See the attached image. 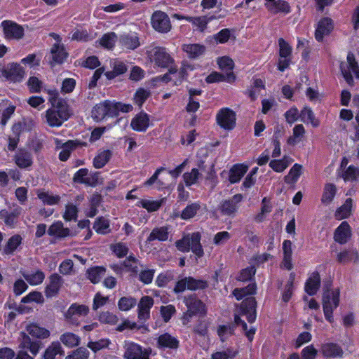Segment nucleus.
<instances>
[{
  "label": "nucleus",
  "instance_id": "nucleus-42",
  "mask_svg": "<svg viewBox=\"0 0 359 359\" xmlns=\"http://www.w3.org/2000/svg\"><path fill=\"white\" fill-rule=\"evenodd\" d=\"M352 205V199L347 198L344 203L336 210L334 214L336 219L341 220L348 217L351 214Z\"/></svg>",
  "mask_w": 359,
  "mask_h": 359
},
{
  "label": "nucleus",
  "instance_id": "nucleus-62",
  "mask_svg": "<svg viewBox=\"0 0 359 359\" xmlns=\"http://www.w3.org/2000/svg\"><path fill=\"white\" fill-rule=\"evenodd\" d=\"M112 116H117L119 112H129L132 111L133 106L130 104L110 102Z\"/></svg>",
  "mask_w": 359,
  "mask_h": 359
},
{
  "label": "nucleus",
  "instance_id": "nucleus-12",
  "mask_svg": "<svg viewBox=\"0 0 359 359\" xmlns=\"http://www.w3.org/2000/svg\"><path fill=\"white\" fill-rule=\"evenodd\" d=\"M334 29V22L330 18H321L316 25L315 38L318 42L323 41L324 37L328 36Z\"/></svg>",
  "mask_w": 359,
  "mask_h": 359
},
{
  "label": "nucleus",
  "instance_id": "nucleus-18",
  "mask_svg": "<svg viewBox=\"0 0 359 359\" xmlns=\"http://www.w3.org/2000/svg\"><path fill=\"white\" fill-rule=\"evenodd\" d=\"M55 40L56 43L53 46L50 50L53 62L55 63H62L67 56L63 45L60 43V36L53 33L50 34Z\"/></svg>",
  "mask_w": 359,
  "mask_h": 359
},
{
  "label": "nucleus",
  "instance_id": "nucleus-38",
  "mask_svg": "<svg viewBox=\"0 0 359 359\" xmlns=\"http://www.w3.org/2000/svg\"><path fill=\"white\" fill-rule=\"evenodd\" d=\"M205 46L198 43L184 44L182 50L190 58H197L202 55L205 51Z\"/></svg>",
  "mask_w": 359,
  "mask_h": 359
},
{
  "label": "nucleus",
  "instance_id": "nucleus-34",
  "mask_svg": "<svg viewBox=\"0 0 359 359\" xmlns=\"http://www.w3.org/2000/svg\"><path fill=\"white\" fill-rule=\"evenodd\" d=\"M249 167L245 164H236L229 170V180L231 184L238 182L247 172Z\"/></svg>",
  "mask_w": 359,
  "mask_h": 359
},
{
  "label": "nucleus",
  "instance_id": "nucleus-40",
  "mask_svg": "<svg viewBox=\"0 0 359 359\" xmlns=\"http://www.w3.org/2000/svg\"><path fill=\"white\" fill-rule=\"evenodd\" d=\"M292 162V158L288 156H284L283 158L272 160L269 162V166L277 172H283Z\"/></svg>",
  "mask_w": 359,
  "mask_h": 359
},
{
  "label": "nucleus",
  "instance_id": "nucleus-16",
  "mask_svg": "<svg viewBox=\"0 0 359 359\" xmlns=\"http://www.w3.org/2000/svg\"><path fill=\"white\" fill-rule=\"evenodd\" d=\"M118 44L123 50H135L140 46L137 34L135 32L123 33L118 38Z\"/></svg>",
  "mask_w": 359,
  "mask_h": 359
},
{
  "label": "nucleus",
  "instance_id": "nucleus-13",
  "mask_svg": "<svg viewBox=\"0 0 359 359\" xmlns=\"http://www.w3.org/2000/svg\"><path fill=\"white\" fill-rule=\"evenodd\" d=\"M1 26L5 38L7 39L18 40L23 36L24 30L22 27L13 21L4 20L1 22Z\"/></svg>",
  "mask_w": 359,
  "mask_h": 359
},
{
  "label": "nucleus",
  "instance_id": "nucleus-49",
  "mask_svg": "<svg viewBox=\"0 0 359 359\" xmlns=\"http://www.w3.org/2000/svg\"><path fill=\"white\" fill-rule=\"evenodd\" d=\"M215 18H216L214 16L208 18L205 16H201L196 18H187V21L191 22L201 32H203L205 29L208 23Z\"/></svg>",
  "mask_w": 359,
  "mask_h": 359
},
{
  "label": "nucleus",
  "instance_id": "nucleus-23",
  "mask_svg": "<svg viewBox=\"0 0 359 359\" xmlns=\"http://www.w3.org/2000/svg\"><path fill=\"white\" fill-rule=\"evenodd\" d=\"M351 236L350 225L347 222H342L335 229L334 233V240L335 242L344 244L347 243Z\"/></svg>",
  "mask_w": 359,
  "mask_h": 359
},
{
  "label": "nucleus",
  "instance_id": "nucleus-55",
  "mask_svg": "<svg viewBox=\"0 0 359 359\" xmlns=\"http://www.w3.org/2000/svg\"><path fill=\"white\" fill-rule=\"evenodd\" d=\"M21 302L24 304L36 303L41 304L44 302V298L41 292L33 291L22 297Z\"/></svg>",
  "mask_w": 359,
  "mask_h": 359
},
{
  "label": "nucleus",
  "instance_id": "nucleus-1",
  "mask_svg": "<svg viewBox=\"0 0 359 359\" xmlns=\"http://www.w3.org/2000/svg\"><path fill=\"white\" fill-rule=\"evenodd\" d=\"M69 116L68 107L65 102H57L56 105H52L46 112V122L51 127L60 126Z\"/></svg>",
  "mask_w": 359,
  "mask_h": 359
},
{
  "label": "nucleus",
  "instance_id": "nucleus-15",
  "mask_svg": "<svg viewBox=\"0 0 359 359\" xmlns=\"http://www.w3.org/2000/svg\"><path fill=\"white\" fill-rule=\"evenodd\" d=\"M206 286V283L203 280H198L193 278H184L179 280L175 287L176 292H182L185 290H195L202 289Z\"/></svg>",
  "mask_w": 359,
  "mask_h": 359
},
{
  "label": "nucleus",
  "instance_id": "nucleus-43",
  "mask_svg": "<svg viewBox=\"0 0 359 359\" xmlns=\"http://www.w3.org/2000/svg\"><path fill=\"white\" fill-rule=\"evenodd\" d=\"M236 79V76L233 73L228 74L226 76L223 74L214 72L206 77V82L209 83L215 82H220L226 81L229 83H233Z\"/></svg>",
  "mask_w": 359,
  "mask_h": 359
},
{
  "label": "nucleus",
  "instance_id": "nucleus-26",
  "mask_svg": "<svg viewBox=\"0 0 359 359\" xmlns=\"http://www.w3.org/2000/svg\"><path fill=\"white\" fill-rule=\"evenodd\" d=\"M62 284V278L57 273L49 277V283L46 287L45 294L47 297H55L59 292Z\"/></svg>",
  "mask_w": 359,
  "mask_h": 359
},
{
  "label": "nucleus",
  "instance_id": "nucleus-54",
  "mask_svg": "<svg viewBox=\"0 0 359 359\" xmlns=\"http://www.w3.org/2000/svg\"><path fill=\"white\" fill-rule=\"evenodd\" d=\"M60 339L67 347L76 346L80 343V338L72 332L64 333L60 336Z\"/></svg>",
  "mask_w": 359,
  "mask_h": 359
},
{
  "label": "nucleus",
  "instance_id": "nucleus-45",
  "mask_svg": "<svg viewBox=\"0 0 359 359\" xmlns=\"http://www.w3.org/2000/svg\"><path fill=\"white\" fill-rule=\"evenodd\" d=\"M168 229L165 226L156 228L152 230L150 235L149 236L147 241H152L154 240H158L160 241H165L168 238Z\"/></svg>",
  "mask_w": 359,
  "mask_h": 359
},
{
  "label": "nucleus",
  "instance_id": "nucleus-46",
  "mask_svg": "<svg viewBox=\"0 0 359 359\" xmlns=\"http://www.w3.org/2000/svg\"><path fill=\"white\" fill-rule=\"evenodd\" d=\"M336 191L335 185L330 183L326 184L323 189L321 202L325 205H329L334 198Z\"/></svg>",
  "mask_w": 359,
  "mask_h": 359
},
{
  "label": "nucleus",
  "instance_id": "nucleus-11",
  "mask_svg": "<svg viewBox=\"0 0 359 359\" xmlns=\"http://www.w3.org/2000/svg\"><path fill=\"white\" fill-rule=\"evenodd\" d=\"M151 25L153 28L162 33H166L171 29L170 19L166 13L162 11H156L151 17Z\"/></svg>",
  "mask_w": 359,
  "mask_h": 359
},
{
  "label": "nucleus",
  "instance_id": "nucleus-33",
  "mask_svg": "<svg viewBox=\"0 0 359 359\" xmlns=\"http://www.w3.org/2000/svg\"><path fill=\"white\" fill-rule=\"evenodd\" d=\"M26 330L28 334L32 337L39 339H48L50 335V332L48 330L39 326L36 323L28 325Z\"/></svg>",
  "mask_w": 359,
  "mask_h": 359
},
{
  "label": "nucleus",
  "instance_id": "nucleus-20",
  "mask_svg": "<svg viewBox=\"0 0 359 359\" xmlns=\"http://www.w3.org/2000/svg\"><path fill=\"white\" fill-rule=\"evenodd\" d=\"M154 305V300L149 296H144L140 299L137 304L138 318L142 321H146L150 318V310Z\"/></svg>",
  "mask_w": 359,
  "mask_h": 359
},
{
  "label": "nucleus",
  "instance_id": "nucleus-31",
  "mask_svg": "<svg viewBox=\"0 0 359 359\" xmlns=\"http://www.w3.org/2000/svg\"><path fill=\"white\" fill-rule=\"evenodd\" d=\"M320 285V278L318 272H312L306 283H305V291L309 295L315 294L318 290Z\"/></svg>",
  "mask_w": 359,
  "mask_h": 359
},
{
  "label": "nucleus",
  "instance_id": "nucleus-47",
  "mask_svg": "<svg viewBox=\"0 0 359 359\" xmlns=\"http://www.w3.org/2000/svg\"><path fill=\"white\" fill-rule=\"evenodd\" d=\"M117 41H118V39L114 32H108L102 36L99 41V43L104 48L109 50L114 46Z\"/></svg>",
  "mask_w": 359,
  "mask_h": 359
},
{
  "label": "nucleus",
  "instance_id": "nucleus-21",
  "mask_svg": "<svg viewBox=\"0 0 359 359\" xmlns=\"http://www.w3.org/2000/svg\"><path fill=\"white\" fill-rule=\"evenodd\" d=\"M106 116H112L109 101H104L96 104L92 110V118L95 121H101Z\"/></svg>",
  "mask_w": 359,
  "mask_h": 359
},
{
  "label": "nucleus",
  "instance_id": "nucleus-63",
  "mask_svg": "<svg viewBox=\"0 0 359 359\" xmlns=\"http://www.w3.org/2000/svg\"><path fill=\"white\" fill-rule=\"evenodd\" d=\"M217 43H224L232 39H235V36L231 31L229 29H223L213 36Z\"/></svg>",
  "mask_w": 359,
  "mask_h": 359
},
{
  "label": "nucleus",
  "instance_id": "nucleus-4",
  "mask_svg": "<svg viewBox=\"0 0 359 359\" xmlns=\"http://www.w3.org/2000/svg\"><path fill=\"white\" fill-rule=\"evenodd\" d=\"M148 58L154 67L167 68L172 62V59L165 48L156 46L147 51Z\"/></svg>",
  "mask_w": 359,
  "mask_h": 359
},
{
  "label": "nucleus",
  "instance_id": "nucleus-28",
  "mask_svg": "<svg viewBox=\"0 0 359 359\" xmlns=\"http://www.w3.org/2000/svg\"><path fill=\"white\" fill-rule=\"evenodd\" d=\"M320 353L325 358H340L343 355V350L338 344L329 342L322 344Z\"/></svg>",
  "mask_w": 359,
  "mask_h": 359
},
{
  "label": "nucleus",
  "instance_id": "nucleus-53",
  "mask_svg": "<svg viewBox=\"0 0 359 359\" xmlns=\"http://www.w3.org/2000/svg\"><path fill=\"white\" fill-rule=\"evenodd\" d=\"M345 182H355L359 179V168L354 165H349L341 174Z\"/></svg>",
  "mask_w": 359,
  "mask_h": 359
},
{
  "label": "nucleus",
  "instance_id": "nucleus-57",
  "mask_svg": "<svg viewBox=\"0 0 359 359\" xmlns=\"http://www.w3.org/2000/svg\"><path fill=\"white\" fill-rule=\"evenodd\" d=\"M201 175L197 168H193L190 172H187L183 175L184 182L186 186H191L198 182Z\"/></svg>",
  "mask_w": 359,
  "mask_h": 359
},
{
  "label": "nucleus",
  "instance_id": "nucleus-56",
  "mask_svg": "<svg viewBox=\"0 0 359 359\" xmlns=\"http://www.w3.org/2000/svg\"><path fill=\"white\" fill-rule=\"evenodd\" d=\"M104 272L105 269L103 267H93L88 269L87 271L88 278L93 283H97L100 280L101 278L104 276Z\"/></svg>",
  "mask_w": 359,
  "mask_h": 359
},
{
  "label": "nucleus",
  "instance_id": "nucleus-19",
  "mask_svg": "<svg viewBox=\"0 0 359 359\" xmlns=\"http://www.w3.org/2000/svg\"><path fill=\"white\" fill-rule=\"evenodd\" d=\"M149 116L147 113L141 111L132 118L130 127L137 132H144L149 127Z\"/></svg>",
  "mask_w": 359,
  "mask_h": 359
},
{
  "label": "nucleus",
  "instance_id": "nucleus-29",
  "mask_svg": "<svg viewBox=\"0 0 359 359\" xmlns=\"http://www.w3.org/2000/svg\"><path fill=\"white\" fill-rule=\"evenodd\" d=\"M264 5L268 11L273 14L279 13L288 14L291 11L290 4L283 0H274L271 3H266Z\"/></svg>",
  "mask_w": 359,
  "mask_h": 359
},
{
  "label": "nucleus",
  "instance_id": "nucleus-59",
  "mask_svg": "<svg viewBox=\"0 0 359 359\" xmlns=\"http://www.w3.org/2000/svg\"><path fill=\"white\" fill-rule=\"evenodd\" d=\"M256 291V285L254 283L249 284L246 287L244 288H236L233 290V294L238 300H241L244 297L248 294H252Z\"/></svg>",
  "mask_w": 359,
  "mask_h": 359
},
{
  "label": "nucleus",
  "instance_id": "nucleus-7",
  "mask_svg": "<svg viewBox=\"0 0 359 359\" xmlns=\"http://www.w3.org/2000/svg\"><path fill=\"white\" fill-rule=\"evenodd\" d=\"M184 303L187 307V311L184 314L182 318V323L184 325L188 324L189 319L193 315L205 313L204 304L195 297L190 296L189 297H186L184 299Z\"/></svg>",
  "mask_w": 359,
  "mask_h": 359
},
{
  "label": "nucleus",
  "instance_id": "nucleus-51",
  "mask_svg": "<svg viewBox=\"0 0 359 359\" xmlns=\"http://www.w3.org/2000/svg\"><path fill=\"white\" fill-rule=\"evenodd\" d=\"M136 304V299L130 296L120 298L117 303L118 308L121 311H128L135 307Z\"/></svg>",
  "mask_w": 359,
  "mask_h": 359
},
{
  "label": "nucleus",
  "instance_id": "nucleus-8",
  "mask_svg": "<svg viewBox=\"0 0 359 359\" xmlns=\"http://www.w3.org/2000/svg\"><path fill=\"white\" fill-rule=\"evenodd\" d=\"M279 46V59L278 62V69L280 72H284L289 67L291 62L292 47L283 39H278Z\"/></svg>",
  "mask_w": 359,
  "mask_h": 359
},
{
  "label": "nucleus",
  "instance_id": "nucleus-35",
  "mask_svg": "<svg viewBox=\"0 0 359 359\" xmlns=\"http://www.w3.org/2000/svg\"><path fill=\"white\" fill-rule=\"evenodd\" d=\"M306 134V130L302 124H297L294 126L292 129V134L287 140L288 145L294 146L301 142Z\"/></svg>",
  "mask_w": 359,
  "mask_h": 359
},
{
  "label": "nucleus",
  "instance_id": "nucleus-58",
  "mask_svg": "<svg viewBox=\"0 0 359 359\" xmlns=\"http://www.w3.org/2000/svg\"><path fill=\"white\" fill-rule=\"evenodd\" d=\"M358 257L357 252L354 250H344L337 255V261L343 264L356 262Z\"/></svg>",
  "mask_w": 359,
  "mask_h": 359
},
{
  "label": "nucleus",
  "instance_id": "nucleus-64",
  "mask_svg": "<svg viewBox=\"0 0 359 359\" xmlns=\"http://www.w3.org/2000/svg\"><path fill=\"white\" fill-rule=\"evenodd\" d=\"M217 63L219 67L223 71H231L234 67L233 60L228 56L218 57L217 59Z\"/></svg>",
  "mask_w": 359,
  "mask_h": 359
},
{
  "label": "nucleus",
  "instance_id": "nucleus-30",
  "mask_svg": "<svg viewBox=\"0 0 359 359\" xmlns=\"http://www.w3.org/2000/svg\"><path fill=\"white\" fill-rule=\"evenodd\" d=\"M22 208L16 206L11 212H8L6 210L0 211V219H3L5 224L9 227H14L17 223L18 217L20 215Z\"/></svg>",
  "mask_w": 359,
  "mask_h": 359
},
{
  "label": "nucleus",
  "instance_id": "nucleus-6",
  "mask_svg": "<svg viewBox=\"0 0 359 359\" xmlns=\"http://www.w3.org/2000/svg\"><path fill=\"white\" fill-rule=\"evenodd\" d=\"M25 72L20 65L13 63L0 68V77L6 81L19 82L25 76Z\"/></svg>",
  "mask_w": 359,
  "mask_h": 359
},
{
  "label": "nucleus",
  "instance_id": "nucleus-22",
  "mask_svg": "<svg viewBox=\"0 0 359 359\" xmlns=\"http://www.w3.org/2000/svg\"><path fill=\"white\" fill-rule=\"evenodd\" d=\"M256 301L254 297L246 298L241 306V313L245 315L249 323H253L256 319Z\"/></svg>",
  "mask_w": 359,
  "mask_h": 359
},
{
  "label": "nucleus",
  "instance_id": "nucleus-2",
  "mask_svg": "<svg viewBox=\"0 0 359 359\" xmlns=\"http://www.w3.org/2000/svg\"><path fill=\"white\" fill-rule=\"evenodd\" d=\"M201 234L194 232L184 236L182 239L176 242L177 248L183 252H189L191 249L193 253L201 257L203 255V250L200 243Z\"/></svg>",
  "mask_w": 359,
  "mask_h": 359
},
{
  "label": "nucleus",
  "instance_id": "nucleus-61",
  "mask_svg": "<svg viewBox=\"0 0 359 359\" xmlns=\"http://www.w3.org/2000/svg\"><path fill=\"white\" fill-rule=\"evenodd\" d=\"M22 345L23 348L29 349V351L34 355L39 353L41 348L40 343L38 341H32L30 337L27 335L24 337Z\"/></svg>",
  "mask_w": 359,
  "mask_h": 359
},
{
  "label": "nucleus",
  "instance_id": "nucleus-41",
  "mask_svg": "<svg viewBox=\"0 0 359 359\" xmlns=\"http://www.w3.org/2000/svg\"><path fill=\"white\" fill-rule=\"evenodd\" d=\"M36 194L38 198L43 204L54 205H57L60 201V196L59 195H55L48 191L38 190Z\"/></svg>",
  "mask_w": 359,
  "mask_h": 359
},
{
  "label": "nucleus",
  "instance_id": "nucleus-25",
  "mask_svg": "<svg viewBox=\"0 0 359 359\" xmlns=\"http://www.w3.org/2000/svg\"><path fill=\"white\" fill-rule=\"evenodd\" d=\"M242 198L241 194H236L231 199L224 201L220 205L221 212L226 215H233L237 211L238 203L241 201Z\"/></svg>",
  "mask_w": 359,
  "mask_h": 359
},
{
  "label": "nucleus",
  "instance_id": "nucleus-14",
  "mask_svg": "<svg viewBox=\"0 0 359 359\" xmlns=\"http://www.w3.org/2000/svg\"><path fill=\"white\" fill-rule=\"evenodd\" d=\"M218 124L226 130L232 129L236 123V114L229 108L222 109L217 115Z\"/></svg>",
  "mask_w": 359,
  "mask_h": 359
},
{
  "label": "nucleus",
  "instance_id": "nucleus-36",
  "mask_svg": "<svg viewBox=\"0 0 359 359\" xmlns=\"http://www.w3.org/2000/svg\"><path fill=\"white\" fill-rule=\"evenodd\" d=\"M65 351L58 341L52 342L45 350L44 359H57V357L64 355Z\"/></svg>",
  "mask_w": 359,
  "mask_h": 359
},
{
  "label": "nucleus",
  "instance_id": "nucleus-50",
  "mask_svg": "<svg viewBox=\"0 0 359 359\" xmlns=\"http://www.w3.org/2000/svg\"><path fill=\"white\" fill-rule=\"evenodd\" d=\"M302 172V166L295 163L290 170L289 173L285 177V181L287 184L295 183Z\"/></svg>",
  "mask_w": 359,
  "mask_h": 359
},
{
  "label": "nucleus",
  "instance_id": "nucleus-37",
  "mask_svg": "<svg viewBox=\"0 0 359 359\" xmlns=\"http://www.w3.org/2000/svg\"><path fill=\"white\" fill-rule=\"evenodd\" d=\"M48 233L51 236L57 238H65L70 236V231L68 228H65L62 222H54L48 230Z\"/></svg>",
  "mask_w": 359,
  "mask_h": 359
},
{
  "label": "nucleus",
  "instance_id": "nucleus-44",
  "mask_svg": "<svg viewBox=\"0 0 359 359\" xmlns=\"http://www.w3.org/2000/svg\"><path fill=\"white\" fill-rule=\"evenodd\" d=\"M93 229L100 234H107L110 232L109 220L105 217H100L95 219Z\"/></svg>",
  "mask_w": 359,
  "mask_h": 359
},
{
  "label": "nucleus",
  "instance_id": "nucleus-27",
  "mask_svg": "<svg viewBox=\"0 0 359 359\" xmlns=\"http://www.w3.org/2000/svg\"><path fill=\"white\" fill-rule=\"evenodd\" d=\"M110 67L112 70L105 73V76L108 79H113L118 76L123 74L128 69L126 63L119 59L111 60Z\"/></svg>",
  "mask_w": 359,
  "mask_h": 359
},
{
  "label": "nucleus",
  "instance_id": "nucleus-9",
  "mask_svg": "<svg viewBox=\"0 0 359 359\" xmlns=\"http://www.w3.org/2000/svg\"><path fill=\"white\" fill-rule=\"evenodd\" d=\"M89 308L84 304H73L65 313L66 319L72 324L78 325L81 318L87 316Z\"/></svg>",
  "mask_w": 359,
  "mask_h": 359
},
{
  "label": "nucleus",
  "instance_id": "nucleus-3",
  "mask_svg": "<svg viewBox=\"0 0 359 359\" xmlns=\"http://www.w3.org/2000/svg\"><path fill=\"white\" fill-rule=\"evenodd\" d=\"M339 289L328 290L323 297V307L325 319L330 323L334 322L333 311L339 304Z\"/></svg>",
  "mask_w": 359,
  "mask_h": 359
},
{
  "label": "nucleus",
  "instance_id": "nucleus-24",
  "mask_svg": "<svg viewBox=\"0 0 359 359\" xmlns=\"http://www.w3.org/2000/svg\"><path fill=\"white\" fill-rule=\"evenodd\" d=\"M20 273L25 280L32 286L40 285L45 278L44 273L41 270H32L27 271L20 269Z\"/></svg>",
  "mask_w": 359,
  "mask_h": 359
},
{
  "label": "nucleus",
  "instance_id": "nucleus-32",
  "mask_svg": "<svg viewBox=\"0 0 359 359\" xmlns=\"http://www.w3.org/2000/svg\"><path fill=\"white\" fill-rule=\"evenodd\" d=\"M178 345L179 341L168 333H164L157 339V346L160 348L175 349Z\"/></svg>",
  "mask_w": 359,
  "mask_h": 359
},
{
  "label": "nucleus",
  "instance_id": "nucleus-60",
  "mask_svg": "<svg viewBox=\"0 0 359 359\" xmlns=\"http://www.w3.org/2000/svg\"><path fill=\"white\" fill-rule=\"evenodd\" d=\"M76 146V143L74 141L69 140L61 146L62 150L59 154V158L62 161H67L69 156L72 150L75 148Z\"/></svg>",
  "mask_w": 359,
  "mask_h": 359
},
{
  "label": "nucleus",
  "instance_id": "nucleus-52",
  "mask_svg": "<svg viewBox=\"0 0 359 359\" xmlns=\"http://www.w3.org/2000/svg\"><path fill=\"white\" fill-rule=\"evenodd\" d=\"M111 153L109 150H104L100 151L95 158L93 165L96 168H102L109 161Z\"/></svg>",
  "mask_w": 359,
  "mask_h": 359
},
{
  "label": "nucleus",
  "instance_id": "nucleus-10",
  "mask_svg": "<svg viewBox=\"0 0 359 359\" xmlns=\"http://www.w3.org/2000/svg\"><path fill=\"white\" fill-rule=\"evenodd\" d=\"M124 357L126 359H149L150 349L142 348L141 346L133 342H128L125 346Z\"/></svg>",
  "mask_w": 359,
  "mask_h": 359
},
{
  "label": "nucleus",
  "instance_id": "nucleus-48",
  "mask_svg": "<svg viewBox=\"0 0 359 359\" xmlns=\"http://www.w3.org/2000/svg\"><path fill=\"white\" fill-rule=\"evenodd\" d=\"M15 163L20 168H27L32 165V159L31 154L25 151H20L15 155Z\"/></svg>",
  "mask_w": 359,
  "mask_h": 359
},
{
  "label": "nucleus",
  "instance_id": "nucleus-39",
  "mask_svg": "<svg viewBox=\"0 0 359 359\" xmlns=\"http://www.w3.org/2000/svg\"><path fill=\"white\" fill-rule=\"evenodd\" d=\"M300 120L306 124H311L316 128L320 125V121L316 117L312 109L309 107H304L300 112Z\"/></svg>",
  "mask_w": 359,
  "mask_h": 359
},
{
  "label": "nucleus",
  "instance_id": "nucleus-5",
  "mask_svg": "<svg viewBox=\"0 0 359 359\" xmlns=\"http://www.w3.org/2000/svg\"><path fill=\"white\" fill-rule=\"evenodd\" d=\"M340 68L343 76L348 85H353V76L359 79V67L355 61L353 53H349L347 55L346 62H341Z\"/></svg>",
  "mask_w": 359,
  "mask_h": 359
},
{
  "label": "nucleus",
  "instance_id": "nucleus-17",
  "mask_svg": "<svg viewBox=\"0 0 359 359\" xmlns=\"http://www.w3.org/2000/svg\"><path fill=\"white\" fill-rule=\"evenodd\" d=\"M74 181L94 187L99 182V173L89 174L87 169L81 168L74 174Z\"/></svg>",
  "mask_w": 359,
  "mask_h": 359
}]
</instances>
